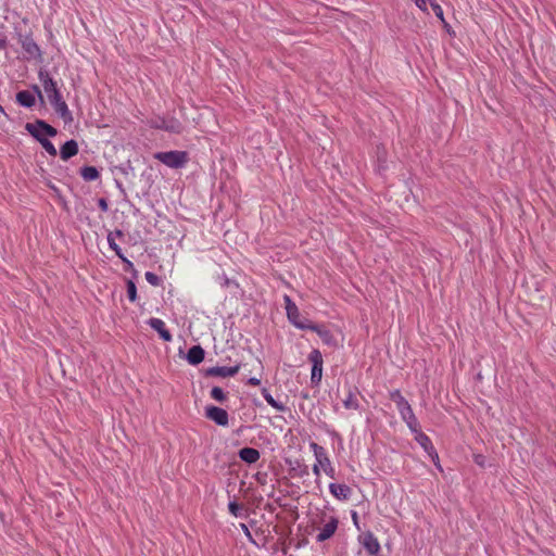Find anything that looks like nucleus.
I'll return each instance as SVG.
<instances>
[{"mask_svg": "<svg viewBox=\"0 0 556 556\" xmlns=\"http://www.w3.org/2000/svg\"><path fill=\"white\" fill-rule=\"evenodd\" d=\"M309 448L313 452L315 463L313 464L312 470L316 477V482H319L321 471L331 479L336 478V469L329 458V455L325 447L317 444L316 442L309 443Z\"/></svg>", "mask_w": 556, "mask_h": 556, "instance_id": "f257e3e1", "label": "nucleus"}, {"mask_svg": "<svg viewBox=\"0 0 556 556\" xmlns=\"http://www.w3.org/2000/svg\"><path fill=\"white\" fill-rule=\"evenodd\" d=\"M153 156L169 168H182L188 162V153L186 151L156 152Z\"/></svg>", "mask_w": 556, "mask_h": 556, "instance_id": "f03ea898", "label": "nucleus"}, {"mask_svg": "<svg viewBox=\"0 0 556 556\" xmlns=\"http://www.w3.org/2000/svg\"><path fill=\"white\" fill-rule=\"evenodd\" d=\"M320 521L323 526L318 528V533L316 535V541L319 543L332 538L339 526V519L334 515L327 516L326 514H323Z\"/></svg>", "mask_w": 556, "mask_h": 556, "instance_id": "7ed1b4c3", "label": "nucleus"}, {"mask_svg": "<svg viewBox=\"0 0 556 556\" xmlns=\"http://www.w3.org/2000/svg\"><path fill=\"white\" fill-rule=\"evenodd\" d=\"M26 130L39 142L40 139L42 140L47 139L48 137H54L58 134L54 127L41 119H38L35 123H27Z\"/></svg>", "mask_w": 556, "mask_h": 556, "instance_id": "20e7f679", "label": "nucleus"}, {"mask_svg": "<svg viewBox=\"0 0 556 556\" xmlns=\"http://www.w3.org/2000/svg\"><path fill=\"white\" fill-rule=\"evenodd\" d=\"M39 81L42 85L45 93L48 97L49 102L62 97L56 81L50 76L49 72L45 68H40L38 72Z\"/></svg>", "mask_w": 556, "mask_h": 556, "instance_id": "39448f33", "label": "nucleus"}, {"mask_svg": "<svg viewBox=\"0 0 556 556\" xmlns=\"http://www.w3.org/2000/svg\"><path fill=\"white\" fill-rule=\"evenodd\" d=\"M308 359L312 363L311 381L313 384H318L323 377V355L320 351L313 350L308 355Z\"/></svg>", "mask_w": 556, "mask_h": 556, "instance_id": "423d86ee", "label": "nucleus"}, {"mask_svg": "<svg viewBox=\"0 0 556 556\" xmlns=\"http://www.w3.org/2000/svg\"><path fill=\"white\" fill-rule=\"evenodd\" d=\"M205 417L212 421H214L217 426L226 427L229 424V415L228 413L217 406H206L205 407Z\"/></svg>", "mask_w": 556, "mask_h": 556, "instance_id": "0eeeda50", "label": "nucleus"}, {"mask_svg": "<svg viewBox=\"0 0 556 556\" xmlns=\"http://www.w3.org/2000/svg\"><path fill=\"white\" fill-rule=\"evenodd\" d=\"M21 45L24 50V58L27 60H39L41 51L33 37H21Z\"/></svg>", "mask_w": 556, "mask_h": 556, "instance_id": "6e6552de", "label": "nucleus"}, {"mask_svg": "<svg viewBox=\"0 0 556 556\" xmlns=\"http://www.w3.org/2000/svg\"><path fill=\"white\" fill-rule=\"evenodd\" d=\"M416 442L425 450V452L432 457L433 460H439L438 453L435 452L430 438L421 430L415 433Z\"/></svg>", "mask_w": 556, "mask_h": 556, "instance_id": "1a4fd4ad", "label": "nucleus"}, {"mask_svg": "<svg viewBox=\"0 0 556 556\" xmlns=\"http://www.w3.org/2000/svg\"><path fill=\"white\" fill-rule=\"evenodd\" d=\"M362 545L370 555H378L381 546L378 539L374 535L372 532H366L362 538Z\"/></svg>", "mask_w": 556, "mask_h": 556, "instance_id": "9d476101", "label": "nucleus"}, {"mask_svg": "<svg viewBox=\"0 0 556 556\" xmlns=\"http://www.w3.org/2000/svg\"><path fill=\"white\" fill-rule=\"evenodd\" d=\"M50 104L53 106L56 114L65 123H71L73 121L72 113H71L66 102L63 100V97H60V98L53 100L52 102H50Z\"/></svg>", "mask_w": 556, "mask_h": 556, "instance_id": "9b49d317", "label": "nucleus"}, {"mask_svg": "<svg viewBox=\"0 0 556 556\" xmlns=\"http://www.w3.org/2000/svg\"><path fill=\"white\" fill-rule=\"evenodd\" d=\"M123 237V232L121 230H115L114 232H110L108 235V243H109V247L111 250H113L115 252V254L124 262L126 263L127 265L131 266L132 263L126 258L122 252V249L119 248V245L116 243V238H122Z\"/></svg>", "mask_w": 556, "mask_h": 556, "instance_id": "f8f14e48", "label": "nucleus"}, {"mask_svg": "<svg viewBox=\"0 0 556 556\" xmlns=\"http://www.w3.org/2000/svg\"><path fill=\"white\" fill-rule=\"evenodd\" d=\"M285 301V308L287 313L288 320L295 326L296 323H299L301 318L300 311L296 306V304L291 300L289 295L283 296Z\"/></svg>", "mask_w": 556, "mask_h": 556, "instance_id": "ddd939ff", "label": "nucleus"}, {"mask_svg": "<svg viewBox=\"0 0 556 556\" xmlns=\"http://www.w3.org/2000/svg\"><path fill=\"white\" fill-rule=\"evenodd\" d=\"M329 492L339 501H346L352 494L351 488L344 483H330Z\"/></svg>", "mask_w": 556, "mask_h": 556, "instance_id": "4468645a", "label": "nucleus"}, {"mask_svg": "<svg viewBox=\"0 0 556 556\" xmlns=\"http://www.w3.org/2000/svg\"><path fill=\"white\" fill-rule=\"evenodd\" d=\"M358 394H359V392H358L357 388H355V387L348 388L346 395L342 400V403H343V406L345 409L357 410L359 408V402L357 399Z\"/></svg>", "mask_w": 556, "mask_h": 556, "instance_id": "2eb2a0df", "label": "nucleus"}, {"mask_svg": "<svg viewBox=\"0 0 556 556\" xmlns=\"http://www.w3.org/2000/svg\"><path fill=\"white\" fill-rule=\"evenodd\" d=\"M148 324L153 330H155L160 334V337L164 341H172L173 337L170 332L166 329L165 323L162 319L153 317L149 319Z\"/></svg>", "mask_w": 556, "mask_h": 556, "instance_id": "dca6fc26", "label": "nucleus"}, {"mask_svg": "<svg viewBox=\"0 0 556 556\" xmlns=\"http://www.w3.org/2000/svg\"><path fill=\"white\" fill-rule=\"evenodd\" d=\"M153 126L155 128L164 129L173 134H180L182 130V125L175 118H172L169 121L161 119L160 122L154 123Z\"/></svg>", "mask_w": 556, "mask_h": 556, "instance_id": "f3484780", "label": "nucleus"}, {"mask_svg": "<svg viewBox=\"0 0 556 556\" xmlns=\"http://www.w3.org/2000/svg\"><path fill=\"white\" fill-rule=\"evenodd\" d=\"M239 371V366H216L208 369V374L215 377H233Z\"/></svg>", "mask_w": 556, "mask_h": 556, "instance_id": "a211bd4d", "label": "nucleus"}, {"mask_svg": "<svg viewBox=\"0 0 556 556\" xmlns=\"http://www.w3.org/2000/svg\"><path fill=\"white\" fill-rule=\"evenodd\" d=\"M78 153V144L75 140L66 141L60 149V156L63 161H67Z\"/></svg>", "mask_w": 556, "mask_h": 556, "instance_id": "6ab92c4d", "label": "nucleus"}, {"mask_svg": "<svg viewBox=\"0 0 556 556\" xmlns=\"http://www.w3.org/2000/svg\"><path fill=\"white\" fill-rule=\"evenodd\" d=\"M238 455L247 464H255L261 457L260 452L253 447H243L239 451Z\"/></svg>", "mask_w": 556, "mask_h": 556, "instance_id": "aec40b11", "label": "nucleus"}, {"mask_svg": "<svg viewBox=\"0 0 556 556\" xmlns=\"http://www.w3.org/2000/svg\"><path fill=\"white\" fill-rule=\"evenodd\" d=\"M204 350L200 345H193L189 349L186 359L191 365H198L204 359Z\"/></svg>", "mask_w": 556, "mask_h": 556, "instance_id": "412c9836", "label": "nucleus"}, {"mask_svg": "<svg viewBox=\"0 0 556 556\" xmlns=\"http://www.w3.org/2000/svg\"><path fill=\"white\" fill-rule=\"evenodd\" d=\"M16 101L25 108H31L36 102L34 94L27 90L17 92Z\"/></svg>", "mask_w": 556, "mask_h": 556, "instance_id": "4be33fe9", "label": "nucleus"}, {"mask_svg": "<svg viewBox=\"0 0 556 556\" xmlns=\"http://www.w3.org/2000/svg\"><path fill=\"white\" fill-rule=\"evenodd\" d=\"M262 395H263V397L265 399V401H266V402H267V403H268L273 408H275L276 410L281 412V413L286 412L287 407H286L282 403L277 402V401L273 397V395L268 392V390H267V389H263V390H262Z\"/></svg>", "mask_w": 556, "mask_h": 556, "instance_id": "5701e85b", "label": "nucleus"}, {"mask_svg": "<svg viewBox=\"0 0 556 556\" xmlns=\"http://www.w3.org/2000/svg\"><path fill=\"white\" fill-rule=\"evenodd\" d=\"M390 399L395 403L397 410L410 405L408 401L402 395L400 390H393L390 392Z\"/></svg>", "mask_w": 556, "mask_h": 556, "instance_id": "b1692460", "label": "nucleus"}, {"mask_svg": "<svg viewBox=\"0 0 556 556\" xmlns=\"http://www.w3.org/2000/svg\"><path fill=\"white\" fill-rule=\"evenodd\" d=\"M80 175L86 181H92L99 177V170L94 166H85L80 169Z\"/></svg>", "mask_w": 556, "mask_h": 556, "instance_id": "393cba45", "label": "nucleus"}, {"mask_svg": "<svg viewBox=\"0 0 556 556\" xmlns=\"http://www.w3.org/2000/svg\"><path fill=\"white\" fill-rule=\"evenodd\" d=\"M408 429L415 434L417 433L418 431H420V425H419V421L417 419V417L415 416V414L413 416H408V419H405L403 420Z\"/></svg>", "mask_w": 556, "mask_h": 556, "instance_id": "a878e982", "label": "nucleus"}, {"mask_svg": "<svg viewBox=\"0 0 556 556\" xmlns=\"http://www.w3.org/2000/svg\"><path fill=\"white\" fill-rule=\"evenodd\" d=\"M228 510L235 517H242L243 516V506L238 504L235 501H231V502L228 503Z\"/></svg>", "mask_w": 556, "mask_h": 556, "instance_id": "bb28decb", "label": "nucleus"}, {"mask_svg": "<svg viewBox=\"0 0 556 556\" xmlns=\"http://www.w3.org/2000/svg\"><path fill=\"white\" fill-rule=\"evenodd\" d=\"M40 144L46 150V152L51 156H56L58 151L54 147V144L47 138V139H40Z\"/></svg>", "mask_w": 556, "mask_h": 556, "instance_id": "cd10ccee", "label": "nucleus"}, {"mask_svg": "<svg viewBox=\"0 0 556 556\" xmlns=\"http://www.w3.org/2000/svg\"><path fill=\"white\" fill-rule=\"evenodd\" d=\"M211 397L217 402H224L226 400V394L222 388L213 387L211 390Z\"/></svg>", "mask_w": 556, "mask_h": 556, "instance_id": "c85d7f7f", "label": "nucleus"}, {"mask_svg": "<svg viewBox=\"0 0 556 556\" xmlns=\"http://www.w3.org/2000/svg\"><path fill=\"white\" fill-rule=\"evenodd\" d=\"M127 296L130 302H135L137 300V288L135 282L131 280L127 282Z\"/></svg>", "mask_w": 556, "mask_h": 556, "instance_id": "c756f323", "label": "nucleus"}, {"mask_svg": "<svg viewBox=\"0 0 556 556\" xmlns=\"http://www.w3.org/2000/svg\"><path fill=\"white\" fill-rule=\"evenodd\" d=\"M144 278H146V280H147L151 286L156 287V286H159V285L161 283V279H160V277H159L156 274L152 273V271H147V273L144 274Z\"/></svg>", "mask_w": 556, "mask_h": 556, "instance_id": "7c9ffc66", "label": "nucleus"}, {"mask_svg": "<svg viewBox=\"0 0 556 556\" xmlns=\"http://www.w3.org/2000/svg\"><path fill=\"white\" fill-rule=\"evenodd\" d=\"M428 2L430 3L435 16L443 21V10L440 4H438L435 0H427V3Z\"/></svg>", "mask_w": 556, "mask_h": 556, "instance_id": "2f4dec72", "label": "nucleus"}, {"mask_svg": "<svg viewBox=\"0 0 556 556\" xmlns=\"http://www.w3.org/2000/svg\"><path fill=\"white\" fill-rule=\"evenodd\" d=\"M399 413L403 420L408 419V416L410 417L414 415V412H413V408L410 405H407V407H405V408L399 409Z\"/></svg>", "mask_w": 556, "mask_h": 556, "instance_id": "473e14b6", "label": "nucleus"}, {"mask_svg": "<svg viewBox=\"0 0 556 556\" xmlns=\"http://www.w3.org/2000/svg\"><path fill=\"white\" fill-rule=\"evenodd\" d=\"M240 528H241V530L243 531V533H244V535L247 536V539H248L251 543L255 544V541H254V539H253V536H252V534H251V532H250V530H249L248 526H247L245 523H240Z\"/></svg>", "mask_w": 556, "mask_h": 556, "instance_id": "72a5a7b5", "label": "nucleus"}, {"mask_svg": "<svg viewBox=\"0 0 556 556\" xmlns=\"http://www.w3.org/2000/svg\"><path fill=\"white\" fill-rule=\"evenodd\" d=\"M311 325H312V323H309L307 319H300L299 323H296L294 327L305 330V329H308V327H311Z\"/></svg>", "mask_w": 556, "mask_h": 556, "instance_id": "f704fd0d", "label": "nucleus"}, {"mask_svg": "<svg viewBox=\"0 0 556 556\" xmlns=\"http://www.w3.org/2000/svg\"><path fill=\"white\" fill-rule=\"evenodd\" d=\"M308 330L317 332L320 337L328 333L327 331L323 330L319 326H317L315 324H312L311 327H308Z\"/></svg>", "mask_w": 556, "mask_h": 556, "instance_id": "c9c22d12", "label": "nucleus"}, {"mask_svg": "<svg viewBox=\"0 0 556 556\" xmlns=\"http://www.w3.org/2000/svg\"><path fill=\"white\" fill-rule=\"evenodd\" d=\"M353 525L359 530V521H358V514L355 510H352L351 513Z\"/></svg>", "mask_w": 556, "mask_h": 556, "instance_id": "e433bc0d", "label": "nucleus"}, {"mask_svg": "<svg viewBox=\"0 0 556 556\" xmlns=\"http://www.w3.org/2000/svg\"><path fill=\"white\" fill-rule=\"evenodd\" d=\"M421 11H427V0H414Z\"/></svg>", "mask_w": 556, "mask_h": 556, "instance_id": "4c0bfd02", "label": "nucleus"}, {"mask_svg": "<svg viewBox=\"0 0 556 556\" xmlns=\"http://www.w3.org/2000/svg\"><path fill=\"white\" fill-rule=\"evenodd\" d=\"M475 462L479 465V466H484V457L482 455H476L475 456Z\"/></svg>", "mask_w": 556, "mask_h": 556, "instance_id": "58836bf2", "label": "nucleus"}, {"mask_svg": "<svg viewBox=\"0 0 556 556\" xmlns=\"http://www.w3.org/2000/svg\"><path fill=\"white\" fill-rule=\"evenodd\" d=\"M99 206H100V208H101L102 211H104V212H105V211L108 210V203H106V201H105L104 199H100V200H99Z\"/></svg>", "mask_w": 556, "mask_h": 556, "instance_id": "ea45409f", "label": "nucleus"}, {"mask_svg": "<svg viewBox=\"0 0 556 556\" xmlns=\"http://www.w3.org/2000/svg\"><path fill=\"white\" fill-rule=\"evenodd\" d=\"M248 382L252 386H258L261 383V380L258 378L252 377L248 380Z\"/></svg>", "mask_w": 556, "mask_h": 556, "instance_id": "a19ab883", "label": "nucleus"}, {"mask_svg": "<svg viewBox=\"0 0 556 556\" xmlns=\"http://www.w3.org/2000/svg\"><path fill=\"white\" fill-rule=\"evenodd\" d=\"M35 90L38 93V96L41 98V91H40V89L37 86L35 87Z\"/></svg>", "mask_w": 556, "mask_h": 556, "instance_id": "79ce46f5", "label": "nucleus"}, {"mask_svg": "<svg viewBox=\"0 0 556 556\" xmlns=\"http://www.w3.org/2000/svg\"><path fill=\"white\" fill-rule=\"evenodd\" d=\"M5 45V40L4 39H0V48L4 47Z\"/></svg>", "mask_w": 556, "mask_h": 556, "instance_id": "37998d69", "label": "nucleus"}, {"mask_svg": "<svg viewBox=\"0 0 556 556\" xmlns=\"http://www.w3.org/2000/svg\"><path fill=\"white\" fill-rule=\"evenodd\" d=\"M302 473H303V475H304V473H307V467H305V468H304V470H303V472H302Z\"/></svg>", "mask_w": 556, "mask_h": 556, "instance_id": "c03bdc74", "label": "nucleus"}, {"mask_svg": "<svg viewBox=\"0 0 556 556\" xmlns=\"http://www.w3.org/2000/svg\"><path fill=\"white\" fill-rule=\"evenodd\" d=\"M0 111H2V106L0 105Z\"/></svg>", "mask_w": 556, "mask_h": 556, "instance_id": "a18cd8bd", "label": "nucleus"}]
</instances>
